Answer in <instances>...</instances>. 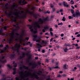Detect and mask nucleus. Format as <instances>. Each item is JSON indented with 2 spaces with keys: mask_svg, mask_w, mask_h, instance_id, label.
Segmentation results:
<instances>
[{
  "mask_svg": "<svg viewBox=\"0 0 80 80\" xmlns=\"http://www.w3.org/2000/svg\"><path fill=\"white\" fill-rule=\"evenodd\" d=\"M14 22L17 23V24L13 25V26L15 27L16 28V29L13 30L11 33L9 34V35L10 37V38L8 41V42L9 43H12V42H13V41H15L16 42H19L20 43H22L24 42H27L29 39V38L26 37L24 40L23 38V37L25 35V31L24 29L22 30L20 35H19L18 33H16V36H14L15 30V31H17V29L20 28L19 27V25H18V23L17 22L16 19L14 20Z\"/></svg>",
  "mask_w": 80,
  "mask_h": 80,
  "instance_id": "nucleus-1",
  "label": "nucleus"
},
{
  "mask_svg": "<svg viewBox=\"0 0 80 80\" xmlns=\"http://www.w3.org/2000/svg\"><path fill=\"white\" fill-rule=\"evenodd\" d=\"M19 77L16 78V80H28V78L26 79L27 77H29L31 78H35L37 79L38 78V76L36 74L33 73H32L31 71H25L24 72L23 71H21L19 72Z\"/></svg>",
  "mask_w": 80,
  "mask_h": 80,
  "instance_id": "nucleus-2",
  "label": "nucleus"
},
{
  "mask_svg": "<svg viewBox=\"0 0 80 80\" xmlns=\"http://www.w3.org/2000/svg\"><path fill=\"white\" fill-rule=\"evenodd\" d=\"M48 17H47L45 18L42 19L40 18L38 21L34 22L32 26L29 25L28 26L30 29V31L33 33H37V28H40V23H43L46 22H48Z\"/></svg>",
  "mask_w": 80,
  "mask_h": 80,
  "instance_id": "nucleus-3",
  "label": "nucleus"
},
{
  "mask_svg": "<svg viewBox=\"0 0 80 80\" xmlns=\"http://www.w3.org/2000/svg\"><path fill=\"white\" fill-rule=\"evenodd\" d=\"M21 12V13H20V12H17V11H16V12L13 13V15L15 16L16 19L17 18H25L26 15L28 14V13L32 15L35 18H37V14H34L33 12H30V11H29L28 8H27L24 12L22 11Z\"/></svg>",
  "mask_w": 80,
  "mask_h": 80,
  "instance_id": "nucleus-4",
  "label": "nucleus"
},
{
  "mask_svg": "<svg viewBox=\"0 0 80 80\" xmlns=\"http://www.w3.org/2000/svg\"><path fill=\"white\" fill-rule=\"evenodd\" d=\"M20 45L19 44H16L15 45L14 47H12L11 48V49L13 50L14 51L12 53L11 55H10V58H13L15 57V52H19V49H20Z\"/></svg>",
  "mask_w": 80,
  "mask_h": 80,
  "instance_id": "nucleus-5",
  "label": "nucleus"
},
{
  "mask_svg": "<svg viewBox=\"0 0 80 80\" xmlns=\"http://www.w3.org/2000/svg\"><path fill=\"white\" fill-rule=\"evenodd\" d=\"M33 37L34 38L33 39V41H36V42H40V38H37V35H33Z\"/></svg>",
  "mask_w": 80,
  "mask_h": 80,
  "instance_id": "nucleus-6",
  "label": "nucleus"
},
{
  "mask_svg": "<svg viewBox=\"0 0 80 80\" xmlns=\"http://www.w3.org/2000/svg\"><path fill=\"white\" fill-rule=\"evenodd\" d=\"M72 16L74 17H77V18H78V17H80V13L78 10H77L76 11V12L74 13V14H72Z\"/></svg>",
  "mask_w": 80,
  "mask_h": 80,
  "instance_id": "nucleus-7",
  "label": "nucleus"
},
{
  "mask_svg": "<svg viewBox=\"0 0 80 80\" xmlns=\"http://www.w3.org/2000/svg\"><path fill=\"white\" fill-rule=\"evenodd\" d=\"M10 48L8 47V46L7 45L5 48L4 49L1 51L0 53H4L5 52H7V49L9 48Z\"/></svg>",
  "mask_w": 80,
  "mask_h": 80,
  "instance_id": "nucleus-8",
  "label": "nucleus"
},
{
  "mask_svg": "<svg viewBox=\"0 0 80 80\" xmlns=\"http://www.w3.org/2000/svg\"><path fill=\"white\" fill-rule=\"evenodd\" d=\"M4 56H2L0 58V61L3 63H6V62H7V61H6V60H5L4 61H2V59H3V58H4Z\"/></svg>",
  "mask_w": 80,
  "mask_h": 80,
  "instance_id": "nucleus-9",
  "label": "nucleus"
},
{
  "mask_svg": "<svg viewBox=\"0 0 80 80\" xmlns=\"http://www.w3.org/2000/svg\"><path fill=\"white\" fill-rule=\"evenodd\" d=\"M23 68H24V69H26L27 70H28V68L27 67L25 66H23L22 67H20V69L21 70H22Z\"/></svg>",
  "mask_w": 80,
  "mask_h": 80,
  "instance_id": "nucleus-10",
  "label": "nucleus"
},
{
  "mask_svg": "<svg viewBox=\"0 0 80 80\" xmlns=\"http://www.w3.org/2000/svg\"><path fill=\"white\" fill-rule=\"evenodd\" d=\"M25 55H28V54L25 53L24 52L22 53V55H21L20 57V58H23L24 57H25Z\"/></svg>",
  "mask_w": 80,
  "mask_h": 80,
  "instance_id": "nucleus-11",
  "label": "nucleus"
},
{
  "mask_svg": "<svg viewBox=\"0 0 80 80\" xmlns=\"http://www.w3.org/2000/svg\"><path fill=\"white\" fill-rule=\"evenodd\" d=\"M19 3L20 4H21V3H23V5H25V4H26V2H25V0H23V1H22V0H20Z\"/></svg>",
  "mask_w": 80,
  "mask_h": 80,
  "instance_id": "nucleus-12",
  "label": "nucleus"
},
{
  "mask_svg": "<svg viewBox=\"0 0 80 80\" xmlns=\"http://www.w3.org/2000/svg\"><path fill=\"white\" fill-rule=\"evenodd\" d=\"M63 4L64 7H68V5L67 4V3L65 2H63Z\"/></svg>",
  "mask_w": 80,
  "mask_h": 80,
  "instance_id": "nucleus-13",
  "label": "nucleus"
},
{
  "mask_svg": "<svg viewBox=\"0 0 80 80\" xmlns=\"http://www.w3.org/2000/svg\"><path fill=\"white\" fill-rule=\"evenodd\" d=\"M0 35H2V36L5 35V34L3 32V31H2V29L0 30Z\"/></svg>",
  "mask_w": 80,
  "mask_h": 80,
  "instance_id": "nucleus-14",
  "label": "nucleus"
},
{
  "mask_svg": "<svg viewBox=\"0 0 80 80\" xmlns=\"http://www.w3.org/2000/svg\"><path fill=\"white\" fill-rule=\"evenodd\" d=\"M36 46L38 48H40L41 47H42V45L40 44H36Z\"/></svg>",
  "mask_w": 80,
  "mask_h": 80,
  "instance_id": "nucleus-15",
  "label": "nucleus"
},
{
  "mask_svg": "<svg viewBox=\"0 0 80 80\" xmlns=\"http://www.w3.org/2000/svg\"><path fill=\"white\" fill-rule=\"evenodd\" d=\"M49 28V27L48 25H46V26L44 27V28L45 30H48V29Z\"/></svg>",
  "mask_w": 80,
  "mask_h": 80,
  "instance_id": "nucleus-16",
  "label": "nucleus"
},
{
  "mask_svg": "<svg viewBox=\"0 0 80 80\" xmlns=\"http://www.w3.org/2000/svg\"><path fill=\"white\" fill-rule=\"evenodd\" d=\"M17 7V5L15 3H13V5L12 6V7L14 8H15L16 7Z\"/></svg>",
  "mask_w": 80,
  "mask_h": 80,
  "instance_id": "nucleus-17",
  "label": "nucleus"
},
{
  "mask_svg": "<svg viewBox=\"0 0 80 80\" xmlns=\"http://www.w3.org/2000/svg\"><path fill=\"white\" fill-rule=\"evenodd\" d=\"M13 70H14V71L13 72V75H15V74H16V72H15V70H16V68H13Z\"/></svg>",
  "mask_w": 80,
  "mask_h": 80,
  "instance_id": "nucleus-18",
  "label": "nucleus"
},
{
  "mask_svg": "<svg viewBox=\"0 0 80 80\" xmlns=\"http://www.w3.org/2000/svg\"><path fill=\"white\" fill-rule=\"evenodd\" d=\"M7 66L8 68H9V69H12V67L11 66H10V65L8 64L7 65Z\"/></svg>",
  "mask_w": 80,
  "mask_h": 80,
  "instance_id": "nucleus-19",
  "label": "nucleus"
},
{
  "mask_svg": "<svg viewBox=\"0 0 80 80\" xmlns=\"http://www.w3.org/2000/svg\"><path fill=\"white\" fill-rule=\"evenodd\" d=\"M68 18H69V20H71V19L73 18V17L71 16H69L68 17Z\"/></svg>",
  "mask_w": 80,
  "mask_h": 80,
  "instance_id": "nucleus-20",
  "label": "nucleus"
},
{
  "mask_svg": "<svg viewBox=\"0 0 80 80\" xmlns=\"http://www.w3.org/2000/svg\"><path fill=\"white\" fill-rule=\"evenodd\" d=\"M67 67H68V65H67V64H65L63 66V68L65 69H66L67 68Z\"/></svg>",
  "mask_w": 80,
  "mask_h": 80,
  "instance_id": "nucleus-21",
  "label": "nucleus"
},
{
  "mask_svg": "<svg viewBox=\"0 0 80 80\" xmlns=\"http://www.w3.org/2000/svg\"><path fill=\"white\" fill-rule=\"evenodd\" d=\"M13 66H14V67H17V63H15V62H13Z\"/></svg>",
  "mask_w": 80,
  "mask_h": 80,
  "instance_id": "nucleus-22",
  "label": "nucleus"
},
{
  "mask_svg": "<svg viewBox=\"0 0 80 80\" xmlns=\"http://www.w3.org/2000/svg\"><path fill=\"white\" fill-rule=\"evenodd\" d=\"M42 45H44V44H46V42L44 41H42Z\"/></svg>",
  "mask_w": 80,
  "mask_h": 80,
  "instance_id": "nucleus-23",
  "label": "nucleus"
},
{
  "mask_svg": "<svg viewBox=\"0 0 80 80\" xmlns=\"http://www.w3.org/2000/svg\"><path fill=\"white\" fill-rule=\"evenodd\" d=\"M62 20V21H63L64 22H65V17H63Z\"/></svg>",
  "mask_w": 80,
  "mask_h": 80,
  "instance_id": "nucleus-24",
  "label": "nucleus"
},
{
  "mask_svg": "<svg viewBox=\"0 0 80 80\" xmlns=\"http://www.w3.org/2000/svg\"><path fill=\"white\" fill-rule=\"evenodd\" d=\"M71 5L74 4V2L72 0L71 1Z\"/></svg>",
  "mask_w": 80,
  "mask_h": 80,
  "instance_id": "nucleus-25",
  "label": "nucleus"
},
{
  "mask_svg": "<svg viewBox=\"0 0 80 80\" xmlns=\"http://www.w3.org/2000/svg\"><path fill=\"white\" fill-rule=\"evenodd\" d=\"M50 32H53V29L52 28H50L49 29Z\"/></svg>",
  "mask_w": 80,
  "mask_h": 80,
  "instance_id": "nucleus-26",
  "label": "nucleus"
},
{
  "mask_svg": "<svg viewBox=\"0 0 80 80\" xmlns=\"http://www.w3.org/2000/svg\"><path fill=\"white\" fill-rule=\"evenodd\" d=\"M71 13L72 14H73H73H73V13H74V10H73V9L71 10Z\"/></svg>",
  "mask_w": 80,
  "mask_h": 80,
  "instance_id": "nucleus-27",
  "label": "nucleus"
},
{
  "mask_svg": "<svg viewBox=\"0 0 80 80\" xmlns=\"http://www.w3.org/2000/svg\"><path fill=\"white\" fill-rule=\"evenodd\" d=\"M64 52H67V50H68V49L67 48H65V49H64Z\"/></svg>",
  "mask_w": 80,
  "mask_h": 80,
  "instance_id": "nucleus-28",
  "label": "nucleus"
},
{
  "mask_svg": "<svg viewBox=\"0 0 80 80\" xmlns=\"http://www.w3.org/2000/svg\"><path fill=\"white\" fill-rule=\"evenodd\" d=\"M58 25H63V23H62V22H61V23H58Z\"/></svg>",
  "mask_w": 80,
  "mask_h": 80,
  "instance_id": "nucleus-29",
  "label": "nucleus"
},
{
  "mask_svg": "<svg viewBox=\"0 0 80 80\" xmlns=\"http://www.w3.org/2000/svg\"><path fill=\"white\" fill-rule=\"evenodd\" d=\"M50 33L51 36H53V32H50Z\"/></svg>",
  "mask_w": 80,
  "mask_h": 80,
  "instance_id": "nucleus-30",
  "label": "nucleus"
},
{
  "mask_svg": "<svg viewBox=\"0 0 80 80\" xmlns=\"http://www.w3.org/2000/svg\"><path fill=\"white\" fill-rule=\"evenodd\" d=\"M45 35H48L49 36V35H50V34L48 33V32H46L45 33Z\"/></svg>",
  "mask_w": 80,
  "mask_h": 80,
  "instance_id": "nucleus-31",
  "label": "nucleus"
},
{
  "mask_svg": "<svg viewBox=\"0 0 80 80\" xmlns=\"http://www.w3.org/2000/svg\"><path fill=\"white\" fill-rule=\"evenodd\" d=\"M7 28H8V26H6L4 27V28L5 30H6Z\"/></svg>",
  "mask_w": 80,
  "mask_h": 80,
  "instance_id": "nucleus-32",
  "label": "nucleus"
},
{
  "mask_svg": "<svg viewBox=\"0 0 80 80\" xmlns=\"http://www.w3.org/2000/svg\"><path fill=\"white\" fill-rule=\"evenodd\" d=\"M75 45V46H76V47H77L78 46V44H72V45Z\"/></svg>",
  "mask_w": 80,
  "mask_h": 80,
  "instance_id": "nucleus-33",
  "label": "nucleus"
},
{
  "mask_svg": "<svg viewBox=\"0 0 80 80\" xmlns=\"http://www.w3.org/2000/svg\"><path fill=\"white\" fill-rule=\"evenodd\" d=\"M53 38H52L50 40V42H51L52 40H53Z\"/></svg>",
  "mask_w": 80,
  "mask_h": 80,
  "instance_id": "nucleus-34",
  "label": "nucleus"
},
{
  "mask_svg": "<svg viewBox=\"0 0 80 80\" xmlns=\"http://www.w3.org/2000/svg\"><path fill=\"white\" fill-rule=\"evenodd\" d=\"M80 48V46H79V47L78 46V47H76V49H79V48Z\"/></svg>",
  "mask_w": 80,
  "mask_h": 80,
  "instance_id": "nucleus-35",
  "label": "nucleus"
},
{
  "mask_svg": "<svg viewBox=\"0 0 80 80\" xmlns=\"http://www.w3.org/2000/svg\"><path fill=\"white\" fill-rule=\"evenodd\" d=\"M80 37V34H78L77 35V37Z\"/></svg>",
  "mask_w": 80,
  "mask_h": 80,
  "instance_id": "nucleus-36",
  "label": "nucleus"
},
{
  "mask_svg": "<svg viewBox=\"0 0 80 80\" xmlns=\"http://www.w3.org/2000/svg\"><path fill=\"white\" fill-rule=\"evenodd\" d=\"M64 35V34H63V33H62L61 34V36L62 37H63Z\"/></svg>",
  "mask_w": 80,
  "mask_h": 80,
  "instance_id": "nucleus-37",
  "label": "nucleus"
},
{
  "mask_svg": "<svg viewBox=\"0 0 80 80\" xmlns=\"http://www.w3.org/2000/svg\"><path fill=\"white\" fill-rule=\"evenodd\" d=\"M42 32H45V30L44 29H43L42 30Z\"/></svg>",
  "mask_w": 80,
  "mask_h": 80,
  "instance_id": "nucleus-38",
  "label": "nucleus"
},
{
  "mask_svg": "<svg viewBox=\"0 0 80 80\" xmlns=\"http://www.w3.org/2000/svg\"><path fill=\"white\" fill-rule=\"evenodd\" d=\"M46 13H48V14L50 13V11H47Z\"/></svg>",
  "mask_w": 80,
  "mask_h": 80,
  "instance_id": "nucleus-39",
  "label": "nucleus"
},
{
  "mask_svg": "<svg viewBox=\"0 0 80 80\" xmlns=\"http://www.w3.org/2000/svg\"><path fill=\"white\" fill-rule=\"evenodd\" d=\"M32 66H33V68H35V67H36V66H35V64H33L32 65Z\"/></svg>",
  "mask_w": 80,
  "mask_h": 80,
  "instance_id": "nucleus-40",
  "label": "nucleus"
},
{
  "mask_svg": "<svg viewBox=\"0 0 80 80\" xmlns=\"http://www.w3.org/2000/svg\"><path fill=\"white\" fill-rule=\"evenodd\" d=\"M78 33H79V32H76L75 34V35H77V34H78Z\"/></svg>",
  "mask_w": 80,
  "mask_h": 80,
  "instance_id": "nucleus-41",
  "label": "nucleus"
},
{
  "mask_svg": "<svg viewBox=\"0 0 80 80\" xmlns=\"http://www.w3.org/2000/svg\"><path fill=\"white\" fill-rule=\"evenodd\" d=\"M42 53H45V50H42Z\"/></svg>",
  "mask_w": 80,
  "mask_h": 80,
  "instance_id": "nucleus-42",
  "label": "nucleus"
},
{
  "mask_svg": "<svg viewBox=\"0 0 80 80\" xmlns=\"http://www.w3.org/2000/svg\"><path fill=\"white\" fill-rule=\"evenodd\" d=\"M59 12H63V9H60Z\"/></svg>",
  "mask_w": 80,
  "mask_h": 80,
  "instance_id": "nucleus-43",
  "label": "nucleus"
},
{
  "mask_svg": "<svg viewBox=\"0 0 80 80\" xmlns=\"http://www.w3.org/2000/svg\"><path fill=\"white\" fill-rule=\"evenodd\" d=\"M29 43H30V42H28L27 43V45H28V44H29Z\"/></svg>",
  "mask_w": 80,
  "mask_h": 80,
  "instance_id": "nucleus-44",
  "label": "nucleus"
},
{
  "mask_svg": "<svg viewBox=\"0 0 80 80\" xmlns=\"http://www.w3.org/2000/svg\"><path fill=\"white\" fill-rule=\"evenodd\" d=\"M54 68H59L58 66H56V67H55Z\"/></svg>",
  "mask_w": 80,
  "mask_h": 80,
  "instance_id": "nucleus-45",
  "label": "nucleus"
},
{
  "mask_svg": "<svg viewBox=\"0 0 80 80\" xmlns=\"http://www.w3.org/2000/svg\"><path fill=\"white\" fill-rule=\"evenodd\" d=\"M48 78L47 80H50V76H48Z\"/></svg>",
  "mask_w": 80,
  "mask_h": 80,
  "instance_id": "nucleus-46",
  "label": "nucleus"
},
{
  "mask_svg": "<svg viewBox=\"0 0 80 80\" xmlns=\"http://www.w3.org/2000/svg\"><path fill=\"white\" fill-rule=\"evenodd\" d=\"M35 9V8L34 7H32L31 8L32 10H33Z\"/></svg>",
  "mask_w": 80,
  "mask_h": 80,
  "instance_id": "nucleus-47",
  "label": "nucleus"
},
{
  "mask_svg": "<svg viewBox=\"0 0 80 80\" xmlns=\"http://www.w3.org/2000/svg\"><path fill=\"white\" fill-rule=\"evenodd\" d=\"M71 7L72 8H73V9H74V8H74V7H73V6H72Z\"/></svg>",
  "mask_w": 80,
  "mask_h": 80,
  "instance_id": "nucleus-48",
  "label": "nucleus"
},
{
  "mask_svg": "<svg viewBox=\"0 0 80 80\" xmlns=\"http://www.w3.org/2000/svg\"><path fill=\"white\" fill-rule=\"evenodd\" d=\"M49 48H51L52 47V46H51L50 45H49Z\"/></svg>",
  "mask_w": 80,
  "mask_h": 80,
  "instance_id": "nucleus-49",
  "label": "nucleus"
},
{
  "mask_svg": "<svg viewBox=\"0 0 80 80\" xmlns=\"http://www.w3.org/2000/svg\"><path fill=\"white\" fill-rule=\"evenodd\" d=\"M3 45H2V44H1L0 45V47H3Z\"/></svg>",
  "mask_w": 80,
  "mask_h": 80,
  "instance_id": "nucleus-50",
  "label": "nucleus"
},
{
  "mask_svg": "<svg viewBox=\"0 0 80 80\" xmlns=\"http://www.w3.org/2000/svg\"><path fill=\"white\" fill-rule=\"evenodd\" d=\"M75 39V38H74L72 39V40H74Z\"/></svg>",
  "mask_w": 80,
  "mask_h": 80,
  "instance_id": "nucleus-51",
  "label": "nucleus"
},
{
  "mask_svg": "<svg viewBox=\"0 0 80 80\" xmlns=\"http://www.w3.org/2000/svg\"><path fill=\"white\" fill-rule=\"evenodd\" d=\"M55 27L56 28H57V27H58V26H57V25H55Z\"/></svg>",
  "mask_w": 80,
  "mask_h": 80,
  "instance_id": "nucleus-52",
  "label": "nucleus"
},
{
  "mask_svg": "<svg viewBox=\"0 0 80 80\" xmlns=\"http://www.w3.org/2000/svg\"><path fill=\"white\" fill-rule=\"evenodd\" d=\"M63 73V72L62 71H60L59 72L60 73Z\"/></svg>",
  "mask_w": 80,
  "mask_h": 80,
  "instance_id": "nucleus-53",
  "label": "nucleus"
},
{
  "mask_svg": "<svg viewBox=\"0 0 80 80\" xmlns=\"http://www.w3.org/2000/svg\"><path fill=\"white\" fill-rule=\"evenodd\" d=\"M8 5V3H6V4H5L6 7V6H7V5Z\"/></svg>",
  "mask_w": 80,
  "mask_h": 80,
  "instance_id": "nucleus-54",
  "label": "nucleus"
},
{
  "mask_svg": "<svg viewBox=\"0 0 80 80\" xmlns=\"http://www.w3.org/2000/svg\"><path fill=\"white\" fill-rule=\"evenodd\" d=\"M58 77H61V76H60V75H58Z\"/></svg>",
  "mask_w": 80,
  "mask_h": 80,
  "instance_id": "nucleus-55",
  "label": "nucleus"
},
{
  "mask_svg": "<svg viewBox=\"0 0 80 80\" xmlns=\"http://www.w3.org/2000/svg\"><path fill=\"white\" fill-rule=\"evenodd\" d=\"M74 80V79L73 78H71L70 79V80Z\"/></svg>",
  "mask_w": 80,
  "mask_h": 80,
  "instance_id": "nucleus-56",
  "label": "nucleus"
},
{
  "mask_svg": "<svg viewBox=\"0 0 80 80\" xmlns=\"http://www.w3.org/2000/svg\"><path fill=\"white\" fill-rule=\"evenodd\" d=\"M76 23L78 24V22L77 21H76Z\"/></svg>",
  "mask_w": 80,
  "mask_h": 80,
  "instance_id": "nucleus-57",
  "label": "nucleus"
},
{
  "mask_svg": "<svg viewBox=\"0 0 80 80\" xmlns=\"http://www.w3.org/2000/svg\"><path fill=\"white\" fill-rule=\"evenodd\" d=\"M40 33V35H42V34H43V32H41Z\"/></svg>",
  "mask_w": 80,
  "mask_h": 80,
  "instance_id": "nucleus-58",
  "label": "nucleus"
},
{
  "mask_svg": "<svg viewBox=\"0 0 80 80\" xmlns=\"http://www.w3.org/2000/svg\"><path fill=\"white\" fill-rule=\"evenodd\" d=\"M68 27H69V28H70V27H71V25H68Z\"/></svg>",
  "mask_w": 80,
  "mask_h": 80,
  "instance_id": "nucleus-59",
  "label": "nucleus"
},
{
  "mask_svg": "<svg viewBox=\"0 0 80 80\" xmlns=\"http://www.w3.org/2000/svg\"><path fill=\"white\" fill-rule=\"evenodd\" d=\"M74 69L75 70H77V68L76 67H74Z\"/></svg>",
  "mask_w": 80,
  "mask_h": 80,
  "instance_id": "nucleus-60",
  "label": "nucleus"
},
{
  "mask_svg": "<svg viewBox=\"0 0 80 80\" xmlns=\"http://www.w3.org/2000/svg\"><path fill=\"white\" fill-rule=\"evenodd\" d=\"M35 58L36 60H37V59H38V57H36Z\"/></svg>",
  "mask_w": 80,
  "mask_h": 80,
  "instance_id": "nucleus-61",
  "label": "nucleus"
},
{
  "mask_svg": "<svg viewBox=\"0 0 80 80\" xmlns=\"http://www.w3.org/2000/svg\"><path fill=\"white\" fill-rule=\"evenodd\" d=\"M77 6L76 5H74V7H75L76 8H77Z\"/></svg>",
  "mask_w": 80,
  "mask_h": 80,
  "instance_id": "nucleus-62",
  "label": "nucleus"
},
{
  "mask_svg": "<svg viewBox=\"0 0 80 80\" xmlns=\"http://www.w3.org/2000/svg\"><path fill=\"white\" fill-rule=\"evenodd\" d=\"M28 21H29V22H32V20H30V19H29L28 20Z\"/></svg>",
  "mask_w": 80,
  "mask_h": 80,
  "instance_id": "nucleus-63",
  "label": "nucleus"
},
{
  "mask_svg": "<svg viewBox=\"0 0 80 80\" xmlns=\"http://www.w3.org/2000/svg\"><path fill=\"white\" fill-rule=\"evenodd\" d=\"M78 67H80V65H78Z\"/></svg>",
  "mask_w": 80,
  "mask_h": 80,
  "instance_id": "nucleus-64",
  "label": "nucleus"
}]
</instances>
